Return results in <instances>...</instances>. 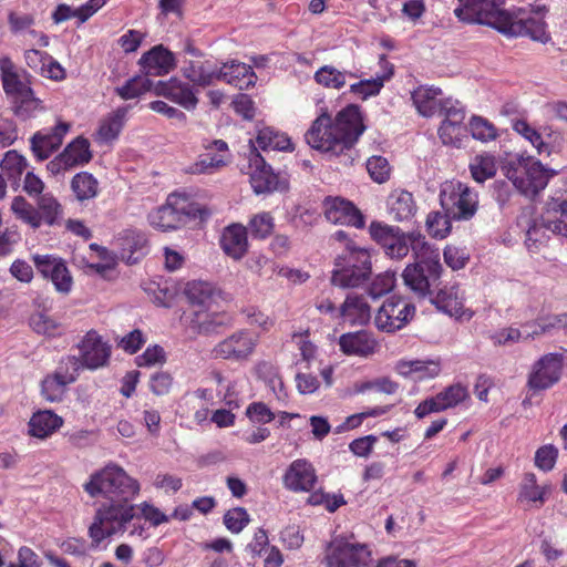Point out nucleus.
<instances>
[{
	"instance_id": "nucleus-1",
	"label": "nucleus",
	"mask_w": 567,
	"mask_h": 567,
	"mask_svg": "<svg viewBox=\"0 0 567 567\" xmlns=\"http://www.w3.org/2000/svg\"><path fill=\"white\" fill-rule=\"evenodd\" d=\"M365 126L355 104L339 111L334 118L323 111L305 134L307 144L317 151L333 156L347 155L364 132Z\"/></svg>"
},
{
	"instance_id": "nucleus-2",
	"label": "nucleus",
	"mask_w": 567,
	"mask_h": 567,
	"mask_svg": "<svg viewBox=\"0 0 567 567\" xmlns=\"http://www.w3.org/2000/svg\"><path fill=\"white\" fill-rule=\"evenodd\" d=\"M499 33L507 37H527L543 44L550 41L545 6H534L526 0H497Z\"/></svg>"
},
{
	"instance_id": "nucleus-3",
	"label": "nucleus",
	"mask_w": 567,
	"mask_h": 567,
	"mask_svg": "<svg viewBox=\"0 0 567 567\" xmlns=\"http://www.w3.org/2000/svg\"><path fill=\"white\" fill-rule=\"evenodd\" d=\"M210 210L189 199L186 194L173 193L166 203L148 215L150 224L163 231L177 229L189 220H206Z\"/></svg>"
},
{
	"instance_id": "nucleus-4",
	"label": "nucleus",
	"mask_w": 567,
	"mask_h": 567,
	"mask_svg": "<svg viewBox=\"0 0 567 567\" xmlns=\"http://www.w3.org/2000/svg\"><path fill=\"white\" fill-rule=\"evenodd\" d=\"M415 261L403 270L402 277L405 286L420 297L431 295V286L435 285L442 274L440 250L430 245L413 247Z\"/></svg>"
},
{
	"instance_id": "nucleus-5",
	"label": "nucleus",
	"mask_w": 567,
	"mask_h": 567,
	"mask_svg": "<svg viewBox=\"0 0 567 567\" xmlns=\"http://www.w3.org/2000/svg\"><path fill=\"white\" fill-rule=\"evenodd\" d=\"M84 489L92 497L103 495L110 501H132L140 493V483L121 466L111 463L92 474Z\"/></svg>"
},
{
	"instance_id": "nucleus-6",
	"label": "nucleus",
	"mask_w": 567,
	"mask_h": 567,
	"mask_svg": "<svg viewBox=\"0 0 567 567\" xmlns=\"http://www.w3.org/2000/svg\"><path fill=\"white\" fill-rule=\"evenodd\" d=\"M371 272L369 251L349 241L344 251L334 259L331 284L341 288H355L369 280Z\"/></svg>"
},
{
	"instance_id": "nucleus-7",
	"label": "nucleus",
	"mask_w": 567,
	"mask_h": 567,
	"mask_svg": "<svg viewBox=\"0 0 567 567\" xmlns=\"http://www.w3.org/2000/svg\"><path fill=\"white\" fill-rule=\"evenodd\" d=\"M134 517L135 506L131 504V501H111L96 511L94 520L89 527V535L97 546L103 539L123 532L126 524Z\"/></svg>"
},
{
	"instance_id": "nucleus-8",
	"label": "nucleus",
	"mask_w": 567,
	"mask_h": 567,
	"mask_svg": "<svg viewBox=\"0 0 567 567\" xmlns=\"http://www.w3.org/2000/svg\"><path fill=\"white\" fill-rule=\"evenodd\" d=\"M502 172L522 195L529 198L537 196L549 179L547 169L532 158L508 161L502 166Z\"/></svg>"
},
{
	"instance_id": "nucleus-9",
	"label": "nucleus",
	"mask_w": 567,
	"mask_h": 567,
	"mask_svg": "<svg viewBox=\"0 0 567 567\" xmlns=\"http://www.w3.org/2000/svg\"><path fill=\"white\" fill-rule=\"evenodd\" d=\"M372 239L378 243L384 254L395 260H401L413 251L416 244L429 245L419 231H403L401 228L379 221H372L369 227Z\"/></svg>"
},
{
	"instance_id": "nucleus-10",
	"label": "nucleus",
	"mask_w": 567,
	"mask_h": 567,
	"mask_svg": "<svg viewBox=\"0 0 567 567\" xmlns=\"http://www.w3.org/2000/svg\"><path fill=\"white\" fill-rule=\"evenodd\" d=\"M542 229L554 235L567 238V198L564 196L551 197L545 204L539 223H535L526 231V245L529 249L542 241L539 233Z\"/></svg>"
},
{
	"instance_id": "nucleus-11",
	"label": "nucleus",
	"mask_w": 567,
	"mask_h": 567,
	"mask_svg": "<svg viewBox=\"0 0 567 567\" xmlns=\"http://www.w3.org/2000/svg\"><path fill=\"white\" fill-rule=\"evenodd\" d=\"M440 203L453 219H470L476 212L477 196L465 184L446 183L441 189Z\"/></svg>"
},
{
	"instance_id": "nucleus-12",
	"label": "nucleus",
	"mask_w": 567,
	"mask_h": 567,
	"mask_svg": "<svg viewBox=\"0 0 567 567\" xmlns=\"http://www.w3.org/2000/svg\"><path fill=\"white\" fill-rule=\"evenodd\" d=\"M414 315L413 303L404 298L392 296L378 309L374 326L382 332L393 333L404 328Z\"/></svg>"
},
{
	"instance_id": "nucleus-13",
	"label": "nucleus",
	"mask_w": 567,
	"mask_h": 567,
	"mask_svg": "<svg viewBox=\"0 0 567 567\" xmlns=\"http://www.w3.org/2000/svg\"><path fill=\"white\" fill-rule=\"evenodd\" d=\"M454 16L466 24H482L499 32L497 0H457Z\"/></svg>"
},
{
	"instance_id": "nucleus-14",
	"label": "nucleus",
	"mask_w": 567,
	"mask_h": 567,
	"mask_svg": "<svg viewBox=\"0 0 567 567\" xmlns=\"http://www.w3.org/2000/svg\"><path fill=\"white\" fill-rule=\"evenodd\" d=\"M371 551L367 545L333 540L326 555L327 567H368Z\"/></svg>"
},
{
	"instance_id": "nucleus-15",
	"label": "nucleus",
	"mask_w": 567,
	"mask_h": 567,
	"mask_svg": "<svg viewBox=\"0 0 567 567\" xmlns=\"http://www.w3.org/2000/svg\"><path fill=\"white\" fill-rule=\"evenodd\" d=\"M257 343V336L246 330H239L218 342L212 353L216 359L243 362L249 360Z\"/></svg>"
},
{
	"instance_id": "nucleus-16",
	"label": "nucleus",
	"mask_w": 567,
	"mask_h": 567,
	"mask_svg": "<svg viewBox=\"0 0 567 567\" xmlns=\"http://www.w3.org/2000/svg\"><path fill=\"white\" fill-rule=\"evenodd\" d=\"M561 371L563 354L547 353L534 363L527 386L533 391L549 389L560 380Z\"/></svg>"
},
{
	"instance_id": "nucleus-17",
	"label": "nucleus",
	"mask_w": 567,
	"mask_h": 567,
	"mask_svg": "<svg viewBox=\"0 0 567 567\" xmlns=\"http://www.w3.org/2000/svg\"><path fill=\"white\" fill-rule=\"evenodd\" d=\"M446 107L447 110L441 115L444 120L437 131L439 137L444 145L458 146L467 132L464 124L465 113L457 101Z\"/></svg>"
},
{
	"instance_id": "nucleus-18",
	"label": "nucleus",
	"mask_w": 567,
	"mask_h": 567,
	"mask_svg": "<svg viewBox=\"0 0 567 567\" xmlns=\"http://www.w3.org/2000/svg\"><path fill=\"white\" fill-rule=\"evenodd\" d=\"M324 216L332 224L349 225L355 228L364 226L361 212L349 200L343 198H326L323 202Z\"/></svg>"
},
{
	"instance_id": "nucleus-19",
	"label": "nucleus",
	"mask_w": 567,
	"mask_h": 567,
	"mask_svg": "<svg viewBox=\"0 0 567 567\" xmlns=\"http://www.w3.org/2000/svg\"><path fill=\"white\" fill-rule=\"evenodd\" d=\"M79 350L83 369L90 370L104 367L111 354V348L102 341V338L95 331L86 333L79 344Z\"/></svg>"
},
{
	"instance_id": "nucleus-20",
	"label": "nucleus",
	"mask_w": 567,
	"mask_h": 567,
	"mask_svg": "<svg viewBox=\"0 0 567 567\" xmlns=\"http://www.w3.org/2000/svg\"><path fill=\"white\" fill-rule=\"evenodd\" d=\"M250 167L252 169L250 184L256 194L270 193L287 187L259 153L254 154L250 158Z\"/></svg>"
},
{
	"instance_id": "nucleus-21",
	"label": "nucleus",
	"mask_w": 567,
	"mask_h": 567,
	"mask_svg": "<svg viewBox=\"0 0 567 567\" xmlns=\"http://www.w3.org/2000/svg\"><path fill=\"white\" fill-rule=\"evenodd\" d=\"M154 93L179 104L186 110H194L198 103L192 86L177 78L154 82Z\"/></svg>"
},
{
	"instance_id": "nucleus-22",
	"label": "nucleus",
	"mask_w": 567,
	"mask_h": 567,
	"mask_svg": "<svg viewBox=\"0 0 567 567\" xmlns=\"http://www.w3.org/2000/svg\"><path fill=\"white\" fill-rule=\"evenodd\" d=\"M140 64L142 72L150 79L151 76L168 74L175 69L176 61L173 52L158 44L141 56Z\"/></svg>"
},
{
	"instance_id": "nucleus-23",
	"label": "nucleus",
	"mask_w": 567,
	"mask_h": 567,
	"mask_svg": "<svg viewBox=\"0 0 567 567\" xmlns=\"http://www.w3.org/2000/svg\"><path fill=\"white\" fill-rule=\"evenodd\" d=\"M257 75L251 65L230 60L219 66L218 81H224L238 90H248L256 84Z\"/></svg>"
},
{
	"instance_id": "nucleus-24",
	"label": "nucleus",
	"mask_w": 567,
	"mask_h": 567,
	"mask_svg": "<svg viewBox=\"0 0 567 567\" xmlns=\"http://www.w3.org/2000/svg\"><path fill=\"white\" fill-rule=\"evenodd\" d=\"M440 94V89L420 86L412 93L413 104L423 116H441L447 110L445 106H451L456 101L452 99L437 100L436 96Z\"/></svg>"
},
{
	"instance_id": "nucleus-25",
	"label": "nucleus",
	"mask_w": 567,
	"mask_h": 567,
	"mask_svg": "<svg viewBox=\"0 0 567 567\" xmlns=\"http://www.w3.org/2000/svg\"><path fill=\"white\" fill-rule=\"evenodd\" d=\"M317 482L315 468L306 460H296L284 475V484L288 489L308 492Z\"/></svg>"
},
{
	"instance_id": "nucleus-26",
	"label": "nucleus",
	"mask_w": 567,
	"mask_h": 567,
	"mask_svg": "<svg viewBox=\"0 0 567 567\" xmlns=\"http://www.w3.org/2000/svg\"><path fill=\"white\" fill-rule=\"evenodd\" d=\"M69 128L68 123L60 122L51 133L37 132L31 137V148L38 159L44 161L56 151Z\"/></svg>"
},
{
	"instance_id": "nucleus-27",
	"label": "nucleus",
	"mask_w": 567,
	"mask_h": 567,
	"mask_svg": "<svg viewBox=\"0 0 567 567\" xmlns=\"http://www.w3.org/2000/svg\"><path fill=\"white\" fill-rule=\"evenodd\" d=\"M339 346L341 351L348 355L368 357L374 353L378 342L372 333L361 330L343 333L339 338Z\"/></svg>"
},
{
	"instance_id": "nucleus-28",
	"label": "nucleus",
	"mask_w": 567,
	"mask_h": 567,
	"mask_svg": "<svg viewBox=\"0 0 567 567\" xmlns=\"http://www.w3.org/2000/svg\"><path fill=\"white\" fill-rule=\"evenodd\" d=\"M338 316L352 326H364L371 320V308L363 296L349 293L340 306Z\"/></svg>"
},
{
	"instance_id": "nucleus-29",
	"label": "nucleus",
	"mask_w": 567,
	"mask_h": 567,
	"mask_svg": "<svg viewBox=\"0 0 567 567\" xmlns=\"http://www.w3.org/2000/svg\"><path fill=\"white\" fill-rule=\"evenodd\" d=\"M379 64L383 71L382 74H378L373 79L362 80L350 86V92L359 95L362 100H367L370 96L379 94L383 87L384 81L389 80L394 72V66L386 59L385 54L380 55Z\"/></svg>"
},
{
	"instance_id": "nucleus-30",
	"label": "nucleus",
	"mask_w": 567,
	"mask_h": 567,
	"mask_svg": "<svg viewBox=\"0 0 567 567\" xmlns=\"http://www.w3.org/2000/svg\"><path fill=\"white\" fill-rule=\"evenodd\" d=\"M0 73L2 86L8 96L11 100L27 95L31 93L32 89L29 84L21 81L18 72L16 71V65L9 56H2L0 59Z\"/></svg>"
},
{
	"instance_id": "nucleus-31",
	"label": "nucleus",
	"mask_w": 567,
	"mask_h": 567,
	"mask_svg": "<svg viewBox=\"0 0 567 567\" xmlns=\"http://www.w3.org/2000/svg\"><path fill=\"white\" fill-rule=\"evenodd\" d=\"M224 251L234 259H240L247 251V229L241 225L225 228L221 239Z\"/></svg>"
},
{
	"instance_id": "nucleus-32",
	"label": "nucleus",
	"mask_w": 567,
	"mask_h": 567,
	"mask_svg": "<svg viewBox=\"0 0 567 567\" xmlns=\"http://www.w3.org/2000/svg\"><path fill=\"white\" fill-rule=\"evenodd\" d=\"M389 213L395 221L403 223L413 218L416 205L411 193L395 190L388 199Z\"/></svg>"
},
{
	"instance_id": "nucleus-33",
	"label": "nucleus",
	"mask_w": 567,
	"mask_h": 567,
	"mask_svg": "<svg viewBox=\"0 0 567 567\" xmlns=\"http://www.w3.org/2000/svg\"><path fill=\"white\" fill-rule=\"evenodd\" d=\"M62 424V417L52 411H38L30 419L29 433L38 439H45L60 429Z\"/></svg>"
},
{
	"instance_id": "nucleus-34",
	"label": "nucleus",
	"mask_w": 567,
	"mask_h": 567,
	"mask_svg": "<svg viewBox=\"0 0 567 567\" xmlns=\"http://www.w3.org/2000/svg\"><path fill=\"white\" fill-rule=\"evenodd\" d=\"M546 487L537 484L534 473H525L519 484L518 501L520 503H534L540 507L545 502Z\"/></svg>"
},
{
	"instance_id": "nucleus-35",
	"label": "nucleus",
	"mask_w": 567,
	"mask_h": 567,
	"mask_svg": "<svg viewBox=\"0 0 567 567\" xmlns=\"http://www.w3.org/2000/svg\"><path fill=\"white\" fill-rule=\"evenodd\" d=\"M399 371L402 375H411L419 373V379L435 378L441 372L439 361L434 360H414L408 362H401L399 364Z\"/></svg>"
},
{
	"instance_id": "nucleus-36",
	"label": "nucleus",
	"mask_w": 567,
	"mask_h": 567,
	"mask_svg": "<svg viewBox=\"0 0 567 567\" xmlns=\"http://www.w3.org/2000/svg\"><path fill=\"white\" fill-rule=\"evenodd\" d=\"M184 293L192 305L205 307L212 302L215 288L209 282L194 280L186 285Z\"/></svg>"
},
{
	"instance_id": "nucleus-37",
	"label": "nucleus",
	"mask_w": 567,
	"mask_h": 567,
	"mask_svg": "<svg viewBox=\"0 0 567 567\" xmlns=\"http://www.w3.org/2000/svg\"><path fill=\"white\" fill-rule=\"evenodd\" d=\"M117 241L122 247L121 256L122 258H126L128 264L136 261V258L133 259V254L143 249L146 245L145 236L142 233L132 229H126L121 233Z\"/></svg>"
},
{
	"instance_id": "nucleus-38",
	"label": "nucleus",
	"mask_w": 567,
	"mask_h": 567,
	"mask_svg": "<svg viewBox=\"0 0 567 567\" xmlns=\"http://www.w3.org/2000/svg\"><path fill=\"white\" fill-rule=\"evenodd\" d=\"M63 157H66L71 167L87 164L92 158L90 142L82 136L76 137L64 148Z\"/></svg>"
},
{
	"instance_id": "nucleus-39",
	"label": "nucleus",
	"mask_w": 567,
	"mask_h": 567,
	"mask_svg": "<svg viewBox=\"0 0 567 567\" xmlns=\"http://www.w3.org/2000/svg\"><path fill=\"white\" fill-rule=\"evenodd\" d=\"M150 91L154 92V81L145 76L144 73L133 76L123 86L115 89L117 95L123 100L135 99Z\"/></svg>"
},
{
	"instance_id": "nucleus-40",
	"label": "nucleus",
	"mask_w": 567,
	"mask_h": 567,
	"mask_svg": "<svg viewBox=\"0 0 567 567\" xmlns=\"http://www.w3.org/2000/svg\"><path fill=\"white\" fill-rule=\"evenodd\" d=\"M257 147L262 151H287L291 142L285 135L272 131L269 127L260 130L256 137Z\"/></svg>"
},
{
	"instance_id": "nucleus-41",
	"label": "nucleus",
	"mask_w": 567,
	"mask_h": 567,
	"mask_svg": "<svg viewBox=\"0 0 567 567\" xmlns=\"http://www.w3.org/2000/svg\"><path fill=\"white\" fill-rule=\"evenodd\" d=\"M347 75L355 76L352 72H341L334 66L323 65L315 73V80L324 87L339 90L344 86Z\"/></svg>"
},
{
	"instance_id": "nucleus-42",
	"label": "nucleus",
	"mask_w": 567,
	"mask_h": 567,
	"mask_svg": "<svg viewBox=\"0 0 567 567\" xmlns=\"http://www.w3.org/2000/svg\"><path fill=\"white\" fill-rule=\"evenodd\" d=\"M11 210L16 217L32 228H39L41 225V215L27 199L22 196H16L11 203Z\"/></svg>"
},
{
	"instance_id": "nucleus-43",
	"label": "nucleus",
	"mask_w": 567,
	"mask_h": 567,
	"mask_svg": "<svg viewBox=\"0 0 567 567\" xmlns=\"http://www.w3.org/2000/svg\"><path fill=\"white\" fill-rule=\"evenodd\" d=\"M472 177L477 183H483L496 174L495 157L488 154L477 155L470 164Z\"/></svg>"
},
{
	"instance_id": "nucleus-44",
	"label": "nucleus",
	"mask_w": 567,
	"mask_h": 567,
	"mask_svg": "<svg viewBox=\"0 0 567 567\" xmlns=\"http://www.w3.org/2000/svg\"><path fill=\"white\" fill-rule=\"evenodd\" d=\"M71 187L79 200L93 198L97 194V181L86 172L76 174L72 179Z\"/></svg>"
},
{
	"instance_id": "nucleus-45",
	"label": "nucleus",
	"mask_w": 567,
	"mask_h": 567,
	"mask_svg": "<svg viewBox=\"0 0 567 567\" xmlns=\"http://www.w3.org/2000/svg\"><path fill=\"white\" fill-rule=\"evenodd\" d=\"M431 302L436 307L437 310L449 316H460L462 312V302L458 300L453 289H441L431 299Z\"/></svg>"
},
{
	"instance_id": "nucleus-46",
	"label": "nucleus",
	"mask_w": 567,
	"mask_h": 567,
	"mask_svg": "<svg viewBox=\"0 0 567 567\" xmlns=\"http://www.w3.org/2000/svg\"><path fill=\"white\" fill-rule=\"evenodd\" d=\"M125 114V109H117L111 116L104 120L97 132L99 140L102 142L115 140L123 127Z\"/></svg>"
},
{
	"instance_id": "nucleus-47",
	"label": "nucleus",
	"mask_w": 567,
	"mask_h": 567,
	"mask_svg": "<svg viewBox=\"0 0 567 567\" xmlns=\"http://www.w3.org/2000/svg\"><path fill=\"white\" fill-rule=\"evenodd\" d=\"M227 164V159L223 154H212L206 153L200 155L199 159L192 165H189L186 169L188 174H212L216 169L225 166Z\"/></svg>"
},
{
	"instance_id": "nucleus-48",
	"label": "nucleus",
	"mask_w": 567,
	"mask_h": 567,
	"mask_svg": "<svg viewBox=\"0 0 567 567\" xmlns=\"http://www.w3.org/2000/svg\"><path fill=\"white\" fill-rule=\"evenodd\" d=\"M39 213L41 221L52 226L58 223L62 208L58 200L51 194H43L38 199Z\"/></svg>"
},
{
	"instance_id": "nucleus-49",
	"label": "nucleus",
	"mask_w": 567,
	"mask_h": 567,
	"mask_svg": "<svg viewBox=\"0 0 567 567\" xmlns=\"http://www.w3.org/2000/svg\"><path fill=\"white\" fill-rule=\"evenodd\" d=\"M81 370H83L81 359L75 355H68L60 361L54 374L58 379L71 384L76 380Z\"/></svg>"
},
{
	"instance_id": "nucleus-50",
	"label": "nucleus",
	"mask_w": 567,
	"mask_h": 567,
	"mask_svg": "<svg viewBox=\"0 0 567 567\" xmlns=\"http://www.w3.org/2000/svg\"><path fill=\"white\" fill-rule=\"evenodd\" d=\"M11 102L13 113L22 120L30 118L40 107L41 103L40 100L34 96L33 90L30 94H25V96H18L11 100Z\"/></svg>"
},
{
	"instance_id": "nucleus-51",
	"label": "nucleus",
	"mask_w": 567,
	"mask_h": 567,
	"mask_svg": "<svg viewBox=\"0 0 567 567\" xmlns=\"http://www.w3.org/2000/svg\"><path fill=\"white\" fill-rule=\"evenodd\" d=\"M470 131L473 138L481 142L494 141L498 135L496 127L489 121L481 116L472 117Z\"/></svg>"
},
{
	"instance_id": "nucleus-52",
	"label": "nucleus",
	"mask_w": 567,
	"mask_h": 567,
	"mask_svg": "<svg viewBox=\"0 0 567 567\" xmlns=\"http://www.w3.org/2000/svg\"><path fill=\"white\" fill-rule=\"evenodd\" d=\"M451 215H447L445 212L441 214L440 212H433L427 215L426 218V228L431 236L437 238H444L451 230Z\"/></svg>"
},
{
	"instance_id": "nucleus-53",
	"label": "nucleus",
	"mask_w": 567,
	"mask_h": 567,
	"mask_svg": "<svg viewBox=\"0 0 567 567\" xmlns=\"http://www.w3.org/2000/svg\"><path fill=\"white\" fill-rule=\"evenodd\" d=\"M68 383L62 379H58L56 374H51L44 378L41 383V393L43 398L50 402L61 401Z\"/></svg>"
},
{
	"instance_id": "nucleus-54",
	"label": "nucleus",
	"mask_w": 567,
	"mask_h": 567,
	"mask_svg": "<svg viewBox=\"0 0 567 567\" xmlns=\"http://www.w3.org/2000/svg\"><path fill=\"white\" fill-rule=\"evenodd\" d=\"M367 169L371 178L382 184L390 177V165L386 158L382 156H372L367 161Z\"/></svg>"
},
{
	"instance_id": "nucleus-55",
	"label": "nucleus",
	"mask_w": 567,
	"mask_h": 567,
	"mask_svg": "<svg viewBox=\"0 0 567 567\" xmlns=\"http://www.w3.org/2000/svg\"><path fill=\"white\" fill-rule=\"evenodd\" d=\"M2 171L7 172L9 177H18L27 167L25 158L17 151H8L0 164Z\"/></svg>"
},
{
	"instance_id": "nucleus-56",
	"label": "nucleus",
	"mask_w": 567,
	"mask_h": 567,
	"mask_svg": "<svg viewBox=\"0 0 567 567\" xmlns=\"http://www.w3.org/2000/svg\"><path fill=\"white\" fill-rule=\"evenodd\" d=\"M437 395L447 410L463 402L468 396V392L465 386L456 383L447 386L445 390L437 393Z\"/></svg>"
},
{
	"instance_id": "nucleus-57",
	"label": "nucleus",
	"mask_w": 567,
	"mask_h": 567,
	"mask_svg": "<svg viewBox=\"0 0 567 567\" xmlns=\"http://www.w3.org/2000/svg\"><path fill=\"white\" fill-rule=\"evenodd\" d=\"M249 523V515L243 507L229 509L224 516V524L231 533H239Z\"/></svg>"
},
{
	"instance_id": "nucleus-58",
	"label": "nucleus",
	"mask_w": 567,
	"mask_h": 567,
	"mask_svg": "<svg viewBox=\"0 0 567 567\" xmlns=\"http://www.w3.org/2000/svg\"><path fill=\"white\" fill-rule=\"evenodd\" d=\"M219 68L213 65L209 61L197 63L195 74V85L206 87L218 81Z\"/></svg>"
},
{
	"instance_id": "nucleus-59",
	"label": "nucleus",
	"mask_w": 567,
	"mask_h": 567,
	"mask_svg": "<svg viewBox=\"0 0 567 567\" xmlns=\"http://www.w3.org/2000/svg\"><path fill=\"white\" fill-rule=\"evenodd\" d=\"M558 457V449L551 444L539 447L535 453V465L547 472L554 468Z\"/></svg>"
},
{
	"instance_id": "nucleus-60",
	"label": "nucleus",
	"mask_w": 567,
	"mask_h": 567,
	"mask_svg": "<svg viewBox=\"0 0 567 567\" xmlns=\"http://www.w3.org/2000/svg\"><path fill=\"white\" fill-rule=\"evenodd\" d=\"M274 228L272 218L268 213H261L251 218L249 231L251 236L265 238L271 234Z\"/></svg>"
},
{
	"instance_id": "nucleus-61",
	"label": "nucleus",
	"mask_w": 567,
	"mask_h": 567,
	"mask_svg": "<svg viewBox=\"0 0 567 567\" xmlns=\"http://www.w3.org/2000/svg\"><path fill=\"white\" fill-rule=\"evenodd\" d=\"M30 324L37 333L45 336H54L59 329L56 321L43 313L32 316Z\"/></svg>"
},
{
	"instance_id": "nucleus-62",
	"label": "nucleus",
	"mask_w": 567,
	"mask_h": 567,
	"mask_svg": "<svg viewBox=\"0 0 567 567\" xmlns=\"http://www.w3.org/2000/svg\"><path fill=\"white\" fill-rule=\"evenodd\" d=\"M443 256L445 264L453 270L464 268L468 260V255L455 246H446Z\"/></svg>"
},
{
	"instance_id": "nucleus-63",
	"label": "nucleus",
	"mask_w": 567,
	"mask_h": 567,
	"mask_svg": "<svg viewBox=\"0 0 567 567\" xmlns=\"http://www.w3.org/2000/svg\"><path fill=\"white\" fill-rule=\"evenodd\" d=\"M33 261L41 275L49 279L55 272V269L60 267L61 264H63L62 260L53 258L49 255H34Z\"/></svg>"
},
{
	"instance_id": "nucleus-64",
	"label": "nucleus",
	"mask_w": 567,
	"mask_h": 567,
	"mask_svg": "<svg viewBox=\"0 0 567 567\" xmlns=\"http://www.w3.org/2000/svg\"><path fill=\"white\" fill-rule=\"evenodd\" d=\"M50 280L54 285L56 291L61 293L70 292L72 287V277L64 262L55 269V272L51 276Z\"/></svg>"
}]
</instances>
